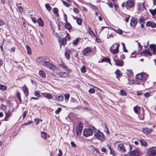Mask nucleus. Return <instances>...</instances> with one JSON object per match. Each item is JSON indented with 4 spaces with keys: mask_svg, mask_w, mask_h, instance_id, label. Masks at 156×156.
Segmentation results:
<instances>
[{
    "mask_svg": "<svg viewBox=\"0 0 156 156\" xmlns=\"http://www.w3.org/2000/svg\"><path fill=\"white\" fill-rule=\"evenodd\" d=\"M45 7L46 9H47L48 11H50L51 10V7L49 4H48V3L46 4H45Z\"/></svg>",
    "mask_w": 156,
    "mask_h": 156,
    "instance_id": "nucleus-42",
    "label": "nucleus"
},
{
    "mask_svg": "<svg viewBox=\"0 0 156 156\" xmlns=\"http://www.w3.org/2000/svg\"><path fill=\"white\" fill-rule=\"evenodd\" d=\"M23 90L25 94V95L27 96L28 95V89L27 87L25 86L23 87Z\"/></svg>",
    "mask_w": 156,
    "mask_h": 156,
    "instance_id": "nucleus-24",
    "label": "nucleus"
},
{
    "mask_svg": "<svg viewBox=\"0 0 156 156\" xmlns=\"http://www.w3.org/2000/svg\"><path fill=\"white\" fill-rule=\"evenodd\" d=\"M118 150L122 153H124L126 151V148L124 145L122 144H119L118 147Z\"/></svg>",
    "mask_w": 156,
    "mask_h": 156,
    "instance_id": "nucleus-12",
    "label": "nucleus"
},
{
    "mask_svg": "<svg viewBox=\"0 0 156 156\" xmlns=\"http://www.w3.org/2000/svg\"><path fill=\"white\" fill-rule=\"evenodd\" d=\"M134 3L131 0H128L126 2L125 5V7L127 9H129L133 7Z\"/></svg>",
    "mask_w": 156,
    "mask_h": 156,
    "instance_id": "nucleus-10",
    "label": "nucleus"
},
{
    "mask_svg": "<svg viewBox=\"0 0 156 156\" xmlns=\"http://www.w3.org/2000/svg\"><path fill=\"white\" fill-rule=\"evenodd\" d=\"M41 136L42 138L46 140L47 138V134L45 132H42L41 133Z\"/></svg>",
    "mask_w": 156,
    "mask_h": 156,
    "instance_id": "nucleus-32",
    "label": "nucleus"
},
{
    "mask_svg": "<svg viewBox=\"0 0 156 156\" xmlns=\"http://www.w3.org/2000/svg\"><path fill=\"white\" fill-rule=\"evenodd\" d=\"M53 13L57 15L58 16V9L55 8H54L53 9Z\"/></svg>",
    "mask_w": 156,
    "mask_h": 156,
    "instance_id": "nucleus-47",
    "label": "nucleus"
},
{
    "mask_svg": "<svg viewBox=\"0 0 156 156\" xmlns=\"http://www.w3.org/2000/svg\"><path fill=\"white\" fill-rule=\"evenodd\" d=\"M34 94L37 98H40L41 97V95L40 94V92L39 91H35L34 92Z\"/></svg>",
    "mask_w": 156,
    "mask_h": 156,
    "instance_id": "nucleus-37",
    "label": "nucleus"
},
{
    "mask_svg": "<svg viewBox=\"0 0 156 156\" xmlns=\"http://www.w3.org/2000/svg\"><path fill=\"white\" fill-rule=\"evenodd\" d=\"M77 23L79 25H81L82 23V20L81 18H78L76 20Z\"/></svg>",
    "mask_w": 156,
    "mask_h": 156,
    "instance_id": "nucleus-49",
    "label": "nucleus"
},
{
    "mask_svg": "<svg viewBox=\"0 0 156 156\" xmlns=\"http://www.w3.org/2000/svg\"><path fill=\"white\" fill-rule=\"evenodd\" d=\"M5 24V22L2 20L0 19V26L3 25Z\"/></svg>",
    "mask_w": 156,
    "mask_h": 156,
    "instance_id": "nucleus-60",
    "label": "nucleus"
},
{
    "mask_svg": "<svg viewBox=\"0 0 156 156\" xmlns=\"http://www.w3.org/2000/svg\"><path fill=\"white\" fill-rule=\"evenodd\" d=\"M150 50L153 51V53L155 55L156 49V46L154 44H151L150 46Z\"/></svg>",
    "mask_w": 156,
    "mask_h": 156,
    "instance_id": "nucleus-21",
    "label": "nucleus"
},
{
    "mask_svg": "<svg viewBox=\"0 0 156 156\" xmlns=\"http://www.w3.org/2000/svg\"><path fill=\"white\" fill-rule=\"evenodd\" d=\"M140 108L138 106H135L133 107V110L134 112L136 114H138L140 111Z\"/></svg>",
    "mask_w": 156,
    "mask_h": 156,
    "instance_id": "nucleus-26",
    "label": "nucleus"
},
{
    "mask_svg": "<svg viewBox=\"0 0 156 156\" xmlns=\"http://www.w3.org/2000/svg\"><path fill=\"white\" fill-rule=\"evenodd\" d=\"M80 69L81 72L83 73H85L86 71V67L84 66H82L81 68Z\"/></svg>",
    "mask_w": 156,
    "mask_h": 156,
    "instance_id": "nucleus-50",
    "label": "nucleus"
},
{
    "mask_svg": "<svg viewBox=\"0 0 156 156\" xmlns=\"http://www.w3.org/2000/svg\"><path fill=\"white\" fill-rule=\"evenodd\" d=\"M50 62V59L49 58L45 57H44L43 62L42 64L44 66H46L49 64Z\"/></svg>",
    "mask_w": 156,
    "mask_h": 156,
    "instance_id": "nucleus-16",
    "label": "nucleus"
},
{
    "mask_svg": "<svg viewBox=\"0 0 156 156\" xmlns=\"http://www.w3.org/2000/svg\"><path fill=\"white\" fill-rule=\"evenodd\" d=\"M66 37H63L62 39H59V42L60 43V48L61 47L62 45H65L66 44Z\"/></svg>",
    "mask_w": 156,
    "mask_h": 156,
    "instance_id": "nucleus-14",
    "label": "nucleus"
},
{
    "mask_svg": "<svg viewBox=\"0 0 156 156\" xmlns=\"http://www.w3.org/2000/svg\"><path fill=\"white\" fill-rule=\"evenodd\" d=\"M37 22L40 26H43L44 25V23L41 18H39L37 19Z\"/></svg>",
    "mask_w": 156,
    "mask_h": 156,
    "instance_id": "nucleus-23",
    "label": "nucleus"
},
{
    "mask_svg": "<svg viewBox=\"0 0 156 156\" xmlns=\"http://www.w3.org/2000/svg\"><path fill=\"white\" fill-rule=\"evenodd\" d=\"M83 124L80 122L78 123V125L76 128V134L78 135H80L83 128Z\"/></svg>",
    "mask_w": 156,
    "mask_h": 156,
    "instance_id": "nucleus-7",
    "label": "nucleus"
},
{
    "mask_svg": "<svg viewBox=\"0 0 156 156\" xmlns=\"http://www.w3.org/2000/svg\"><path fill=\"white\" fill-rule=\"evenodd\" d=\"M113 30L115 32H116L118 34H122V30H121L120 29H118L116 30L115 29H113Z\"/></svg>",
    "mask_w": 156,
    "mask_h": 156,
    "instance_id": "nucleus-35",
    "label": "nucleus"
},
{
    "mask_svg": "<svg viewBox=\"0 0 156 156\" xmlns=\"http://www.w3.org/2000/svg\"><path fill=\"white\" fill-rule=\"evenodd\" d=\"M115 73L116 76V77L119 79V78L122 76V73H121L120 70L118 69L116 70L115 72Z\"/></svg>",
    "mask_w": 156,
    "mask_h": 156,
    "instance_id": "nucleus-22",
    "label": "nucleus"
},
{
    "mask_svg": "<svg viewBox=\"0 0 156 156\" xmlns=\"http://www.w3.org/2000/svg\"><path fill=\"white\" fill-rule=\"evenodd\" d=\"M108 62L111 65V62L110 61V59L108 58H103L101 61V62Z\"/></svg>",
    "mask_w": 156,
    "mask_h": 156,
    "instance_id": "nucleus-28",
    "label": "nucleus"
},
{
    "mask_svg": "<svg viewBox=\"0 0 156 156\" xmlns=\"http://www.w3.org/2000/svg\"><path fill=\"white\" fill-rule=\"evenodd\" d=\"M105 130L107 134H108L109 133V129L106 126H105Z\"/></svg>",
    "mask_w": 156,
    "mask_h": 156,
    "instance_id": "nucleus-59",
    "label": "nucleus"
},
{
    "mask_svg": "<svg viewBox=\"0 0 156 156\" xmlns=\"http://www.w3.org/2000/svg\"><path fill=\"white\" fill-rule=\"evenodd\" d=\"M61 110L62 108H58L55 111V113L57 114H58L60 112H61Z\"/></svg>",
    "mask_w": 156,
    "mask_h": 156,
    "instance_id": "nucleus-54",
    "label": "nucleus"
},
{
    "mask_svg": "<svg viewBox=\"0 0 156 156\" xmlns=\"http://www.w3.org/2000/svg\"><path fill=\"white\" fill-rule=\"evenodd\" d=\"M89 147L92 151L94 154L100 153L99 151L93 146L90 145Z\"/></svg>",
    "mask_w": 156,
    "mask_h": 156,
    "instance_id": "nucleus-19",
    "label": "nucleus"
},
{
    "mask_svg": "<svg viewBox=\"0 0 156 156\" xmlns=\"http://www.w3.org/2000/svg\"><path fill=\"white\" fill-rule=\"evenodd\" d=\"M148 154L149 156L156 155V147H152L148 149Z\"/></svg>",
    "mask_w": 156,
    "mask_h": 156,
    "instance_id": "nucleus-5",
    "label": "nucleus"
},
{
    "mask_svg": "<svg viewBox=\"0 0 156 156\" xmlns=\"http://www.w3.org/2000/svg\"><path fill=\"white\" fill-rule=\"evenodd\" d=\"M126 74L129 76H131L133 73V72L131 70H127L126 72Z\"/></svg>",
    "mask_w": 156,
    "mask_h": 156,
    "instance_id": "nucleus-40",
    "label": "nucleus"
},
{
    "mask_svg": "<svg viewBox=\"0 0 156 156\" xmlns=\"http://www.w3.org/2000/svg\"><path fill=\"white\" fill-rule=\"evenodd\" d=\"M39 76L42 78H44L45 76V74L43 71L41 70L39 72Z\"/></svg>",
    "mask_w": 156,
    "mask_h": 156,
    "instance_id": "nucleus-29",
    "label": "nucleus"
},
{
    "mask_svg": "<svg viewBox=\"0 0 156 156\" xmlns=\"http://www.w3.org/2000/svg\"><path fill=\"white\" fill-rule=\"evenodd\" d=\"M65 100L67 102L69 99V94H65L64 95Z\"/></svg>",
    "mask_w": 156,
    "mask_h": 156,
    "instance_id": "nucleus-43",
    "label": "nucleus"
},
{
    "mask_svg": "<svg viewBox=\"0 0 156 156\" xmlns=\"http://www.w3.org/2000/svg\"><path fill=\"white\" fill-rule=\"evenodd\" d=\"M44 57H38L37 59H36V61L37 62L40 63L42 64V62L43 61Z\"/></svg>",
    "mask_w": 156,
    "mask_h": 156,
    "instance_id": "nucleus-30",
    "label": "nucleus"
},
{
    "mask_svg": "<svg viewBox=\"0 0 156 156\" xmlns=\"http://www.w3.org/2000/svg\"><path fill=\"white\" fill-rule=\"evenodd\" d=\"M137 23V19L132 18L131 20L130 25L131 27H135Z\"/></svg>",
    "mask_w": 156,
    "mask_h": 156,
    "instance_id": "nucleus-11",
    "label": "nucleus"
},
{
    "mask_svg": "<svg viewBox=\"0 0 156 156\" xmlns=\"http://www.w3.org/2000/svg\"><path fill=\"white\" fill-rule=\"evenodd\" d=\"M140 142L142 145H143L144 146H146L147 145V143L143 139H141L139 140Z\"/></svg>",
    "mask_w": 156,
    "mask_h": 156,
    "instance_id": "nucleus-33",
    "label": "nucleus"
},
{
    "mask_svg": "<svg viewBox=\"0 0 156 156\" xmlns=\"http://www.w3.org/2000/svg\"><path fill=\"white\" fill-rule=\"evenodd\" d=\"M138 47H139V51H141V50H142V46L140 44V43L139 42H138Z\"/></svg>",
    "mask_w": 156,
    "mask_h": 156,
    "instance_id": "nucleus-58",
    "label": "nucleus"
},
{
    "mask_svg": "<svg viewBox=\"0 0 156 156\" xmlns=\"http://www.w3.org/2000/svg\"><path fill=\"white\" fill-rule=\"evenodd\" d=\"M7 87L6 86L2 85H0V90L4 91L7 89Z\"/></svg>",
    "mask_w": 156,
    "mask_h": 156,
    "instance_id": "nucleus-41",
    "label": "nucleus"
},
{
    "mask_svg": "<svg viewBox=\"0 0 156 156\" xmlns=\"http://www.w3.org/2000/svg\"><path fill=\"white\" fill-rule=\"evenodd\" d=\"M116 65L117 66H122L123 65V60L119 59H116L114 58Z\"/></svg>",
    "mask_w": 156,
    "mask_h": 156,
    "instance_id": "nucleus-9",
    "label": "nucleus"
},
{
    "mask_svg": "<svg viewBox=\"0 0 156 156\" xmlns=\"http://www.w3.org/2000/svg\"><path fill=\"white\" fill-rule=\"evenodd\" d=\"M94 132V136L97 139L102 141H104L105 140V137L101 132L98 130L97 131Z\"/></svg>",
    "mask_w": 156,
    "mask_h": 156,
    "instance_id": "nucleus-2",
    "label": "nucleus"
},
{
    "mask_svg": "<svg viewBox=\"0 0 156 156\" xmlns=\"http://www.w3.org/2000/svg\"><path fill=\"white\" fill-rule=\"evenodd\" d=\"M144 111H143L142 112V114L139 115H138V117L141 120H143L144 119Z\"/></svg>",
    "mask_w": 156,
    "mask_h": 156,
    "instance_id": "nucleus-48",
    "label": "nucleus"
},
{
    "mask_svg": "<svg viewBox=\"0 0 156 156\" xmlns=\"http://www.w3.org/2000/svg\"><path fill=\"white\" fill-rule=\"evenodd\" d=\"M129 154L131 156H138L140 155L141 153L140 150L138 149H136L134 150L133 151H131L132 149V147L130 144L129 145Z\"/></svg>",
    "mask_w": 156,
    "mask_h": 156,
    "instance_id": "nucleus-3",
    "label": "nucleus"
},
{
    "mask_svg": "<svg viewBox=\"0 0 156 156\" xmlns=\"http://www.w3.org/2000/svg\"><path fill=\"white\" fill-rule=\"evenodd\" d=\"M59 65L62 68L64 69L67 72H70L71 71V69L67 66V65L63 63Z\"/></svg>",
    "mask_w": 156,
    "mask_h": 156,
    "instance_id": "nucleus-17",
    "label": "nucleus"
},
{
    "mask_svg": "<svg viewBox=\"0 0 156 156\" xmlns=\"http://www.w3.org/2000/svg\"><path fill=\"white\" fill-rule=\"evenodd\" d=\"M150 93L148 92H146L144 94V96L146 97H148L150 96Z\"/></svg>",
    "mask_w": 156,
    "mask_h": 156,
    "instance_id": "nucleus-61",
    "label": "nucleus"
},
{
    "mask_svg": "<svg viewBox=\"0 0 156 156\" xmlns=\"http://www.w3.org/2000/svg\"><path fill=\"white\" fill-rule=\"evenodd\" d=\"M46 97L47 98L49 99H51L53 98L52 96L50 93H47Z\"/></svg>",
    "mask_w": 156,
    "mask_h": 156,
    "instance_id": "nucleus-51",
    "label": "nucleus"
},
{
    "mask_svg": "<svg viewBox=\"0 0 156 156\" xmlns=\"http://www.w3.org/2000/svg\"><path fill=\"white\" fill-rule=\"evenodd\" d=\"M83 108L84 109L87 110L88 111L91 110V108H90L88 107H87L86 106L83 107Z\"/></svg>",
    "mask_w": 156,
    "mask_h": 156,
    "instance_id": "nucleus-63",
    "label": "nucleus"
},
{
    "mask_svg": "<svg viewBox=\"0 0 156 156\" xmlns=\"http://www.w3.org/2000/svg\"><path fill=\"white\" fill-rule=\"evenodd\" d=\"M26 48L27 50L28 54L29 55L31 54V50L30 49V47L28 45H26Z\"/></svg>",
    "mask_w": 156,
    "mask_h": 156,
    "instance_id": "nucleus-44",
    "label": "nucleus"
},
{
    "mask_svg": "<svg viewBox=\"0 0 156 156\" xmlns=\"http://www.w3.org/2000/svg\"><path fill=\"white\" fill-rule=\"evenodd\" d=\"M46 66L48 67L49 69L52 70L53 71H55V69H57L58 67L55 66L50 64V62L49 63L48 65H47Z\"/></svg>",
    "mask_w": 156,
    "mask_h": 156,
    "instance_id": "nucleus-18",
    "label": "nucleus"
},
{
    "mask_svg": "<svg viewBox=\"0 0 156 156\" xmlns=\"http://www.w3.org/2000/svg\"><path fill=\"white\" fill-rule=\"evenodd\" d=\"M149 11L152 15H155L156 14V8L154 9H151Z\"/></svg>",
    "mask_w": 156,
    "mask_h": 156,
    "instance_id": "nucleus-36",
    "label": "nucleus"
},
{
    "mask_svg": "<svg viewBox=\"0 0 156 156\" xmlns=\"http://www.w3.org/2000/svg\"><path fill=\"white\" fill-rule=\"evenodd\" d=\"M93 134L92 130L89 128H87L84 129L83 134L86 137H88L91 135Z\"/></svg>",
    "mask_w": 156,
    "mask_h": 156,
    "instance_id": "nucleus-6",
    "label": "nucleus"
},
{
    "mask_svg": "<svg viewBox=\"0 0 156 156\" xmlns=\"http://www.w3.org/2000/svg\"><path fill=\"white\" fill-rule=\"evenodd\" d=\"M92 49L90 47H87L84 49L83 51L84 55L88 56L90 55L92 52Z\"/></svg>",
    "mask_w": 156,
    "mask_h": 156,
    "instance_id": "nucleus-8",
    "label": "nucleus"
},
{
    "mask_svg": "<svg viewBox=\"0 0 156 156\" xmlns=\"http://www.w3.org/2000/svg\"><path fill=\"white\" fill-rule=\"evenodd\" d=\"M62 2L63 3V4L65 6L67 7H69L70 5L68 3L64 1H62Z\"/></svg>",
    "mask_w": 156,
    "mask_h": 156,
    "instance_id": "nucleus-52",
    "label": "nucleus"
},
{
    "mask_svg": "<svg viewBox=\"0 0 156 156\" xmlns=\"http://www.w3.org/2000/svg\"><path fill=\"white\" fill-rule=\"evenodd\" d=\"M73 10L74 12L76 13H78L79 12V10L77 8H73Z\"/></svg>",
    "mask_w": 156,
    "mask_h": 156,
    "instance_id": "nucleus-57",
    "label": "nucleus"
},
{
    "mask_svg": "<svg viewBox=\"0 0 156 156\" xmlns=\"http://www.w3.org/2000/svg\"><path fill=\"white\" fill-rule=\"evenodd\" d=\"M71 51H70L67 50L65 52V55L66 58L68 59L70 58V54L71 53Z\"/></svg>",
    "mask_w": 156,
    "mask_h": 156,
    "instance_id": "nucleus-27",
    "label": "nucleus"
},
{
    "mask_svg": "<svg viewBox=\"0 0 156 156\" xmlns=\"http://www.w3.org/2000/svg\"><path fill=\"white\" fill-rule=\"evenodd\" d=\"M143 53L147 55H148L150 56L152 55L151 53L148 51H143Z\"/></svg>",
    "mask_w": 156,
    "mask_h": 156,
    "instance_id": "nucleus-53",
    "label": "nucleus"
},
{
    "mask_svg": "<svg viewBox=\"0 0 156 156\" xmlns=\"http://www.w3.org/2000/svg\"><path fill=\"white\" fill-rule=\"evenodd\" d=\"M11 113L10 112H8L5 113V117L4 118V120L7 121L8 120V119L9 118L10 116L11 115Z\"/></svg>",
    "mask_w": 156,
    "mask_h": 156,
    "instance_id": "nucleus-25",
    "label": "nucleus"
},
{
    "mask_svg": "<svg viewBox=\"0 0 156 156\" xmlns=\"http://www.w3.org/2000/svg\"><path fill=\"white\" fill-rule=\"evenodd\" d=\"M120 94L122 95L126 96L127 95V93L124 90H121L119 92Z\"/></svg>",
    "mask_w": 156,
    "mask_h": 156,
    "instance_id": "nucleus-45",
    "label": "nucleus"
},
{
    "mask_svg": "<svg viewBox=\"0 0 156 156\" xmlns=\"http://www.w3.org/2000/svg\"><path fill=\"white\" fill-rule=\"evenodd\" d=\"M88 32L92 36H95V35L94 33L93 32L91 28L90 27H89L88 29Z\"/></svg>",
    "mask_w": 156,
    "mask_h": 156,
    "instance_id": "nucleus-39",
    "label": "nucleus"
},
{
    "mask_svg": "<svg viewBox=\"0 0 156 156\" xmlns=\"http://www.w3.org/2000/svg\"><path fill=\"white\" fill-rule=\"evenodd\" d=\"M66 23L65 24L66 28L68 30L71 29L72 28V26L70 23L68 22H66Z\"/></svg>",
    "mask_w": 156,
    "mask_h": 156,
    "instance_id": "nucleus-34",
    "label": "nucleus"
},
{
    "mask_svg": "<svg viewBox=\"0 0 156 156\" xmlns=\"http://www.w3.org/2000/svg\"><path fill=\"white\" fill-rule=\"evenodd\" d=\"M128 81L127 83L128 84H132L133 83V81L132 80H130L128 78Z\"/></svg>",
    "mask_w": 156,
    "mask_h": 156,
    "instance_id": "nucleus-62",
    "label": "nucleus"
},
{
    "mask_svg": "<svg viewBox=\"0 0 156 156\" xmlns=\"http://www.w3.org/2000/svg\"><path fill=\"white\" fill-rule=\"evenodd\" d=\"M146 26L147 27H151L153 28H155L156 27V24L151 21H148L146 23Z\"/></svg>",
    "mask_w": 156,
    "mask_h": 156,
    "instance_id": "nucleus-20",
    "label": "nucleus"
},
{
    "mask_svg": "<svg viewBox=\"0 0 156 156\" xmlns=\"http://www.w3.org/2000/svg\"><path fill=\"white\" fill-rule=\"evenodd\" d=\"M79 39L78 38L76 39L75 40L73 41V44L74 45H76L77 44V43L79 41Z\"/></svg>",
    "mask_w": 156,
    "mask_h": 156,
    "instance_id": "nucleus-46",
    "label": "nucleus"
},
{
    "mask_svg": "<svg viewBox=\"0 0 156 156\" xmlns=\"http://www.w3.org/2000/svg\"><path fill=\"white\" fill-rule=\"evenodd\" d=\"M57 74L58 76L62 78H68L69 76V74L65 72H59Z\"/></svg>",
    "mask_w": 156,
    "mask_h": 156,
    "instance_id": "nucleus-13",
    "label": "nucleus"
},
{
    "mask_svg": "<svg viewBox=\"0 0 156 156\" xmlns=\"http://www.w3.org/2000/svg\"><path fill=\"white\" fill-rule=\"evenodd\" d=\"M145 19L141 17L139 19V22L140 23H145Z\"/></svg>",
    "mask_w": 156,
    "mask_h": 156,
    "instance_id": "nucleus-38",
    "label": "nucleus"
},
{
    "mask_svg": "<svg viewBox=\"0 0 156 156\" xmlns=\"http://www.w3.org/2000/svg\"><path fill=\"white\" fill-rule=\"evenodd\" d=\"M95 90L93 88H90L88 91L90 93H94L95 92Z\"/></svg>",
    "mask_w": 156,
    "mask_h": 156,
    "instance_id": "nucleus-55",
    "label": "nucleus"
},
{
    "mask_svg": "<svg viewBox=\"0 0 156 156\" xmlns=\"http://www.w3.org/2000/svg\"><path fill=\"white\" fill-rule=\"evenodd\" d=\"M148 76L144 73L137 74L136 76V84H143L147 80Z\"/></svg>",
    "mask_w": 156,
    "mask_h": 156,
    "instance_id": "nucleus-1",
    "label": "nucleus"
},
{
    "mask_svg": "<svg viewBox=\"0 0 156 156\" xmlns=\"http://www.w3.org/2000/svg\"><path fill=\"white\" fill-rule=\"evenodd\" d=\"M119 45L115 43L113 44L110 48L111 52L113 54H116L119 52Z\"/></svg>",
    "mask_w": 156,
    "mask_h": 156,
    "instance_id": "nucleus-4",
    "label": "nucleus"
},
{
    "mask_svg": "<svg viewBox=\"0 0 156 156\" xmlns=\"http://www.w3.org/2000/svg\"><path fill=\"white\" fill-rule=\"evenodd\" d=\"M152 129H149L147 127L144 128L143 129L142 132L144 133L146 135L149 134L152 131Z\"/></svg>",
    "mask_w": 156,
    "mask_h": 156,
    "instance_id": "nucleus-15",
    "label": "nucleus"
},
{
    "mask_svg": "<svg viewBox=\"0 0 156 156\" xmlns=\"http://www.w3.org/2000/svg\"><path fill=\"white\" fill-rule=\"evenodd\" d=\"M71 144L72 147L73 148H75L76 147V145L74 143L73 141H71Z\"/></svg>",
    "mask_w": 156,
    "mask_h": 156,
    "instance_id": "nucleus-56",
    "label": "nucleus"
},
{
    "mask_svg": "<svg viewBox=\"0 0 156 156\" xmlns=\"http://www.w3.org/2000/svg\"><path fill=\"white\" fill-rule=\"evenodd\" d=\"M27 111H24L23 112V119H24V118H25V117L26 116V115H27Z\"/></svg>",
    "mask_w": 156,
    "mask_h": 156,
    "instance_id": "nucleus-64",
    "label": "nucleus"
},
{
    "mask_svg": "<svg viewBox=\"0 0 156 156\" xmlns=\"http://www.w3.org/2000/svg\"><path fill=\"white\" fill-rule=\"evenodd\" d=\"M63 96L61 95L58 96L56 98V100L59 102L62 101L63 100Z\"/></svg>",
    "mask_w": 156,
    "mask_h": 156,
    "instance_id": "nucleus-31",
    "label": "nucleus"
}]
</instances>
